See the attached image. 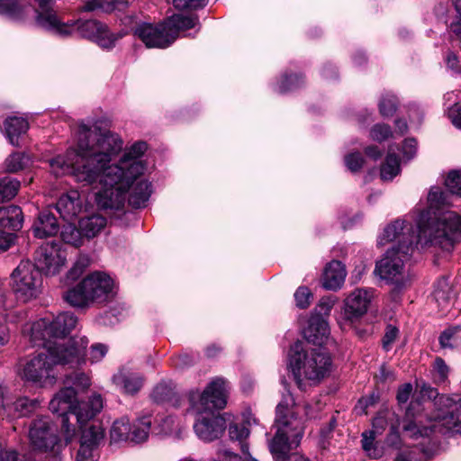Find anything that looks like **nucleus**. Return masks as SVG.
Instances as JSON below:
<instances>
[{
  "label": "nucleus",
  "instance_id": "nucleus-33",
  "mask_svg": "<svg viewBox=\"0 0 461 461\" xmlns=\"http://www.w3.org/2000/svg\"><path fill=\"white\" fill-rule=\"evenodd\" d=\"M400 158L395 154L389 152L381 167L382 179L392 180L400 173Z\"/></svg>",
  "mask_w": 461,
  "mask_h": 461
},
{
  "label": "nucleus",
  "instance_id": "nucleus-4",
  "mask_svg": "<svg viewBox=\"0 0 461 461\" xmlns=\"http://www.w3.org/2000/svg\"><path fill=\"white\" fill-rule=\"evenodd\" d=\"M420 393L422 397L433 399V402H428V408L435 409L429 418L431 424L424 425L427 415L423 414L419 402H411L403 420V431L413 438L429 436L435 430L442 434L461 435V394L438 395L435 388L426 384L421 387Z\"/></svg>",
  "mask_w": 461,
  "mask_h": 461
},
{
  "label": "nucleus",
  "instance_id": "nucleus-49",
  "mask_svg": "<svg viewBox=\"0 0 461 461\" xmlns=\"http://www.w3.org/2000/svg\"><path fill=\"white\" fill-rule=\"evenodd\" d=\"M303 82L302 77L297 75L291 76V78H288L286 76L282 80L279 86L280 93H285L288 91H292L300 86V85Z\"/></svg>",
  "mask_w": 461,
  "mask_h": 461
},
{
  "label": "nucleus",
  "instance_id": "nucleus-37",
  "mask_svg": "<svg viewBox=\"0 0 461 461\" xmlns=\"http://www.w3.org/2000/svg\"><path fill=\"white\" fill-rule=\"evenodd\" d=\"M28 160V158L23 153L14 152L5 159V170L11 173L22 170L27 165Z\"/></svg>",
  "mask_w": 461,
  "mask_h": 461
},
{
  "label": "nucleus",
  "instance_id": "nucleus-26",
  "mask_svg": "<svg viewBox=\"0 0 461 461\" xmlns=\"http://www.w3.org/2000/svg\"><path fill=\"white\" fill-rule=\"evenodd\" d=\"M165 23L166 29H167L170 37H172V42H174L180 32L195 27L199 21L196 15L173 14Z\"/></svg>",
  "mask_w": 461,
  "mask_h": 461
},
{
  "label": "nucleus",
  "instance_id": "nucleus-5",
  "mask_svg": "<svg viewBox=\"0 0 461 461\" xmlns=\"http://www.w3.org/2000/svg\"><path fill=\"white\" fill-rule=\"evenodd\" d=\"M68 386L61 389L50 402V410L60 416L61 428L68 441L75 436V427L69 423V414L77 417L80 428L94 419L104 408V400L98 393L91 395L86 402H77V390H86L91 383L84 373H73L66 377Z\"/></svg>",
  "mask_w": 461,
  "mask_h": 461
},
{
  "label": "nucleus",
  "instance_id": "nucleus-53",
  "mask_svg": "<svg viewBox=\"0 0 461 461\" xmlns=\"http://www.w3.org/2000/svg\"><path fill=\"white\" fill-rule=\"evenodd\" d=\"M335 299L331 297H323L319 302L316 311L317 313L321 316H327L330 314L331 309L333 308L335 304Z\"/></svg>",
  "mask_w": 461,
  "mask_h": 461
},
{
  "label": "nucleus",
  "instance_id": "nucleus-46",
  "mask_svg": "<svg viewBox=\"0 0 461 461\" xmlns=\"http://www.w3.org/2000/svg\"><path fill=\"white\" fill-rule=\"evenodd\" d=\"M391 128L386 124H375L370 131V137L375 141H384L392 136Z\"/></svg>",
  "mask_w": 461,
  "mask_h": 461
},
{
  "label": "nucleus",
  "instance_id": "nucleus-48",
  "mask_svg": "<svg viewBox=\"0 0 461 461\" xmlns=\"http://www.w3.org/2000/svg\"><path fill=\"white\" fill-rule=\"evenodd\" d=\"M172 394L171 388L166 384H158L153 390L152 398L158 402H163L170 400Z\"/></svg>",
  "mask_w": 461,
  "mask_h": 461
},
{
  "label": "nucleus",
  "instance_id": "nucleus-50",
  "mask_svg": "<svg viewBox=\"0 0 461 461\" xmlns=\"http://www.w3.org/2000/svg\"><path fill=\"white\" fill-rule=\"evenodd\" d=\"M108 347L102 343L91 346L89 360L91 363L100 362L107 354Z\"/></svg>",
  "mask_w": 461,
  "mask_h": 461
},
{
  "label": "nucleus",
  "instance_id": "nucleus-12",
  "mask_svg": "<svg viewBox=\"0 0 461 461\" xmlns=\"http://www.w3.org/2000/svg\"><path fill=\"white\" fill-rule=\"evenodd\" d=\"M227 398V383L220 377L212 380L203 393L191 391L188 394L191 408L199 413L225 408Z\"/></svg>",
  "mask_w": 461,
  "mask_h": 461
},
{
  "label": "nucleus",
  "instance_id": "nucleus-52",
  "mask_svg": "<svg viewBox=\"0 0 461 461\" xmlns=\"http://www.w3.org/2000/svg\"><path fill=\"white\" fill-rule=\"evenodd\" d=\"M399 330L397 328L389 325L386 328L385 333L383 337V348L385 351H389L392 348V345L394 343L398 337Z\"/></svg>",
  "mask_w": 461,
  "mask_h": 461
},
{
  "label": "nucleus",
  "instance_id": "nucleus-62",
  "mask_svg": "<svg viewBox=\"0 0 461 461\" xmlns=\"http://www.w3.org/2000/svg\"><path fill=\"white\" fill-rule=\"evenodd\" d=\"M403 154L407 158H411L416 152V140L414 139H406L402 146Z\"/></svg>",
  "mask_w": 461,
  "mask_h": 461
},
{
  "label": "nucleus",
  "instance_id": "nucleus-30",
  "mask_svg": "<svg viewBox=\"0 0 461 461\" xmlns=\"http://www.w3.org/2000/svg\"><path fill=\"white\" fill-rule=\"evenodd\" d=\"M106 225V219L94 214L79 221V228L83 235L88 239L96 236Z\"/></svg>",
  "mask_w": 461,
  "mask_h": 461
},
{
  "label": "nucleus",
  "instance_id": "nucleus-15",
  "mask_svg": "<svg viewBox=\"0 0 461 461\" xmlns=\"http://www.w3.org/2000/svg\"><path fill=\"white\" fill-rule=\"evenodd\" d=\"M28 437L31 446L41 452H56L59 438L57 429L47 416H38L29 426Z\"/></svg>",
  "mask_w": 461,
  "mask_h": 461
},
{
  "label": "nucleus",
  "instance_id": "nucleus-58",
  "mask_svg": "<svg viewBox=\"0 0 461 461\" xmlns=\"http://www.w3.org/2000/svg\"><path fill=\"white\" fill-rule=\"evenodd\" d=\"M175 426L176 419L172 416H167L160 421L161 432L164 434H172Z\"/></svg>",
  "mask_w": 461,
  "mask_h": 461
},
{
  "label": "nucleus",
  "instance_id": "nucleus-21",
  "mask_svg": "<svg viewBox=\"0 0 461 461\" xmlns=\"http://www.w3.org/2000/svg\"><path fill=\"white\" fill-rule=\"evenodd\" d=\"M194 429L200 439L210 442L221 436L225 429V421L220 416L211 414L198 419Z\"/></svg>",
  "mask_w": 461,
  "mask_h": 461
},
{
  "label": "nucleus",
  "instance_id": "nucleus-17",
  "mask_svg": "<svg viewBox=\"0 0 461 461\" xmlns=\"http://www.w3.org/2000/svg\"><path fill=\"white\" fill-rule=\"evenodd\" d=\"M66 262V253L60 245L48 242L41 245L35 252V267L46 276H55L59 273Z\"/></svg>",
  "mask_w": 461,
  "mask_h": 461
},
{
  "label": "nucleus",
  "instance_id": "nucleus-31",
  "mask_svg": "<svg viewBox=\"0 0 461 461\" xmlns=\"http://www.w3.org/2000/svg\"><path fill=\"white\" fill-rule=\"evenodd\" d=\"M131 426L127 417L115 420L111 428L110 436L113 442L126 441L130 439Z\"/></svg>",
  "mask_w": 461,
  "mask_h": 461
},
{
  "label": "nucleus",
  "instance_id": "nucleus-60",
  "mask_svg": "<svg viewBox=\"0 0 461 461\" xmlns=\"http://www.w3.org/2000/svg\"><path fill=\"white\" fill-rule=\"evenodd\" d=\"M386 443H387V445H389L393 447H395V448L400 447V446H401L400 434L394 427L391 428V431L386 438Z\"/></svg>",
  "mask_w": 461,
  "mask_h": 461
},
{
  "label": "nucleus",
  "instance_id": "nucleus-27",
  "mask_svg": "<svg viewBox=\"0 0 461 461\" xmlns=\"http://www.w3.org/2000/svg\"><path fill=\"white\" fill-rule=\"evenodd\" d=\"M23 216L22 209L16 205L0 207V229L18 230L22 228Z\"/></svg>",
  "mask_w": 461,
  "mask_h": 461
},
{
  "label": "nucleus",
  "instance_id": "nucleus-6",
  "mask_svg": "<svg viewBox=\"0 0 461 461\" xmlns=\"http://www.w3.org/2000/svg\"><path fill=\"white\" fill-rule=\"evenodd\" d=\"M389 242L395 244L376 263L375 273L388 282L404 285L406 281L405 264L410 259L414 244L420 241L411 223L397 220L384 230L377 240L380 246Z\"/></svg>",
  "mask_w": 461,
  "mask_h": 461
},
{
  "label": "nucleus",
  "instance_id": "nucleus-61",
  "mask_svg": "<svg viewBox=\"0 0 461 461\" xmlns=\"http://www.w3.org/2000/svg\"><path fill=\"white\" fill-rule=\"evenodd\" d=\"M387 426V420L384 416H377L373 420V429L374 434H382Z\"/></svg>",
  "mask_w": 461,
  "mask_h": 461
},
{
  "label": "nucleus",
  "instance_id": "nucleus-35",
  "mask_svg": "<svg viewBox=\"0 0 461 461\" xmlns=\"http://www.w3.org/2000/svg\"><path fill=\"white\" fill-rule=\"evenodd\" d=\"M20 182L14 178L5 176L0 178V203L14 198L19 190Z\"/></svg>",
  "mask_w": 461,
  "mask_h": 461
},
{
  "label": "nucleus",
  "instance_id": "nucleus-7",
  "mask_svg": "<svg viewBox=\"0 0 461 461\" xmlns=\"http://www.w3.org/2000/svg\"><path fill=\"white\" fill-rule=\"evenodd\" d=\"M332 359L321 348L306 349L296 341L290 348L289 368L299 389H305V382L317 384L332 371Z\"/></svg>",
  "mask_w": 461,
  "mask_h": 461
},
{
  "label": "nucleus",
  "instance_id": "nucleus-23",
  "mask_svg": "<svg viewBox=\"0 0 461 461\" xmlns=\"http://www.w3.org/2000/svg\"><path fill=\"white\" fill-rule=\"evenodd\" d=\"M56 209L60 217L65 221H71L74 220L82 209V203L78 192L72 190L62 194L56 203Z\"/></svg>",
  "mask_w": 461,
  "mask_h": 461
},
{
  "label": "nucleus",
  "instance_id": "nucleus-38",
  "mask_svg": "<svg viewBox=\"0 0 461 461\" xmlns=\"http://www.w3.org/2000/svg\"><path fill=\"white\" fill-rule=\"evenodd\" d=\"M229 436L231 440L240 441L241 444V449L243 453H247L248 446L243 444L242 441L248 438L249 431V429L242 424H230L229 426Z\"/></svg>",
  "mask_w": 461,
  "mask_h": 461
},
{
  "label": "nucleus",
  "instance_id": "nucleus-47",
  "mask_svg": "<svg viewBox=\"0 0 461 461\" xmlns=\"http://www.w3.org/2000/svg\"><path fill=\"white\" fill-rule=\"evenodd\" d=\"M174 6L179 10L203 8L207 0H172Z\"/></svg>",
  "mask_w": 461,
  "mask_h": 461
},
{
  "label": "nucleus",
  "instance_id": "nucleus-22",
  "mask_svg": "<svg viewBox=\"0 0 461 461\" xmlns=\"http://www.w3.org/2000/svg\"><path fill=\"white\" fill-rule=\"evenodd\" d=\"M104 431L100 425H91L82 431L81 446L77 461H84L90 456L91 450L104 440Z\"/></svg>",
  "mask_w": 461,
  "mask_h": 461
},
{
  "label": "nucleus",
  "instance_id": "nucleus-40",
  "mask_svg": "<svg viewBox=\"0 0 461 461\" xmlns=\"http://www.w3.org/2000/svg\"><path fill=\"white\" fill-rule=\"evenodd\" d=\"M397 106V101L393 95L386 94L384 95L379 103V110L383 116H392Z\"/></svg>",
  "mask_w": 461,
  "mask_h": 461
},
{
  "label": "nucleus",
  "instance_id": "nucleus-63",
  "mask_svg": "<svg viewBox=\"0 0 461 461\" xmlns=\"http://www.w3.org/2000/svg\"><path fill=\"white\" fill-rule=\"evenodd\" d=\"M0 461H20V458L16 451L4 449L0 444Z\"/></svg>",
  "mask_w": 461,
  "mask_h": 461
},
{
  "label": "nucleus",
  "instance_id": "nucleus-59",
  "mask_svg": "<svg viewBox=\"0 0 461 461\" xmlns=\"http://www.w3.org/2000/svg\"><path fill=\"white\" fill-rule=\"evenodd\" d=\"M445 61L447 68L454 70L455 72H459V60L455 52L448 50L446 54Z\"/></svg>",
  "mask_w": 461,
  "mask_h": 461
},
{
  "label": "nucleus",
  "instance_id": "nucleus-19",
  "mask_svg": "<svg viewBox=\"0 0 461 461\" xmlns=\"http://www.w3.org/2000/svg\"><path fill=\"white\" fill-rule=\"evenodd\" d=\"M41 407L39 399H30L23 396L14 398L11 395L0 396V409L2 414L9 419L27 416Z\"/></svg>",
  "mask_w": 461,
  "mask_h": 461
},
{
  "label": "nucleus",
  "instance_id": "nucleus-20",
  "mask_svg": "<svg viewBox=\"0 0 461 461\" xmlns=\"http://www.w3.org/2000/svg\"><path fill=\"white\" fill-rule=\"evenodd\" d=\"M113 384L124 394L135 395L144 384V377L139 372L122 367L113 376Z\"/></svg>",
  "mask_w": 461,
  "mask_h": 461
},
{
  "label": "nucleus",
  "instance_id": "nucleus-14",
  "mask_svg": "<svg viewBox=\"0 0 461 461\" xmlns=\"http://www.w3.org/2000/svg\"><path fill=\"white\" fill-rule=\"evenodd\" d=\"M374 297V291L368 288H357L344 300L339 324L341 328L351 327L368 311Z\"/></svg>",
  "mask_w": 461,
  "mask_h": 461
},
{
  "label": "nucleus",
  "instance_id": "nucleus-36",
  "mask_svg": "<svg viewBox=\"0 0 461 461\" xmlns=\"http://www.w3.org/2000/svg\"><path fill=\"white\" fill-rule=\"evenodd\" d=\"M82 236L84 235L80 228L77 229L75 225L70 223L65 225L61 230L63 241L75 247H79L82 244Z\"/></svg>",
  "mask_w": 461,
  "mask_h": 461
},
{
  "label": "nucleus",
  "instance_id": "nucleus-34",
  "mask_svg": "<svg viewBox=\"0 0 461 461\" xmlns=\"http://www.w3.org/2000/svg\"><path fill=\"white\" fill-rule=\"evenodd\" d=\"M150 427V417L146 416L140 418L138 420L137 424L134 425L133 429L131 430L130 440L134 441L136 443L145 441L149 437Z\"/></svg>",
  "mask_w": 461,
  "mask_h": 461
},
{
  "label": "nucleus",
  "instance_id": "nucleus-28",
  "mask_svg": "<svg viewBox=\"0 0 461 461\" xmlns=\"http://www.w3.org/2000/svg\"><path fill=\"white\" fill-rule=\"evenodd\" d=\"M4 128L6 137L13 146H19L18 139L29 129L28 122L18 116H10L4 122Z\"/></svg>",
  "mask_w": 461,
  "mask_h": 461
},
{
  "label": "nucleus",
  "instance_id": "nucleus-18",
  "mask_svg": "<svg viewBox=\"0 0 461 461\" xmlns=\"http://www.w3.org/2000/svg\"><path fill=\"white\" fill-rule=\"evenodd\" d=\"M134 34L147 48L165 49L173 43L165 22L157 26L146 23L139 24L134 30Z\"/></svg>",
  "mask_w": 461,
  "mask_h": 461
},
{
  "label": "nucleus",
  "instance_id": "nucleus-8",
  "mask_svg": "<svg viewBox=\"0 0 461 461\" xmlns=\"http://www.w3.org/2000/svg\"><path fill=\"white\" fill-rule=\"evenodd\" d=\"M294 404L293 397L288 394L276 406L275 426L276 432L271 442L269 449L276 461H287L290 459L289 452L292 445L298 446L303 435V427L301 420L295 417L290 407Z\"/></svg>",
  "mask_w": 461,
  "mask_h": 461
},
{
  "label": "nucleus",
  "instance_id": "nucleus-11",
  "mask_svg": "<svg viewBox=\"0 0 461 461\" xmlns=\"http://www.w3.org/2000/svg\"><path fill=\"white\" fill-rule=\"evenodd\" d=\"M10 277L12 291L19 302L28 303L37 298L41 292V274L31 261H21Z\"/></svg>",
  "mask_w": 461,
  "mask_h": 461
},
{
  "label": "nucleus",
  "instance_id": "nucleus-54",
  "mask_svg": "<svg viewBox=\"0 0 461 461\" xmlns=\"http://www.w3.org/2000/svg\"><path fill=\"white\" fill-rule=\"evenodd\" d=\"M448 117L456 127L461 128V104L456 103L449 108Z\"/></svg>",
  "mask_w": 461,
  "mask_h": 461
},
{
  "label": "nucleus",
  "instance_id": "nucleus-39",
  "mask_svg": "<svg viewBox=\"0 0 461 461\" xmlns=\"http://www.w3.org/2000/svg\"><path fill=\"white\" fill-rule=\"evenodd\" d=\"M461 331L459 327L450 328L444 330L439 336V344L442 348H453L458 340Z\"/></svg>",
  "mask_w": 461,
  "mask_h": 461
},
{
  "label": "nucleus",
  "instance_id": "nucleus-16",
  "mask_svg": "<svg viewBox=\"0 0 461 461\" xmlns=\"http://www.w3.org/2000/svg\"><path fill=\"white\" fill-rule=\"evenodd\" d=\"M83 126H89L85 122H81L78 126V140H77V149H69L67 151L66 156H57L56 158L50 160V167L51 173L56 176H60L68 173H71L75 179L83 183L84 185H96V187L99 189L98 181L87 182L78 180L76 176V169L77 166L83 163V150L80 149V140L83 138Z\"/></svg>",
  "mask_w": 461,
  "mask_h": 461
},
{
  "label": "nucleus",
  "instance_id": "nucleus-41",
  "mask_svg": "<svg viewBox=\"0 0 461 461\" xmlns=\"http://www.w3.org/2000/svg\"><path fill=\"white\" fill-rule=\"evenodd\" d=\"M445 185L450 193L461 196V170H452L448 173Z\"/></svg>",
  "mask_w": 461,
  "mask_h": 461
},
{
  "label": "nucleus",
  "instance_id": "nucleus-32",
  "mask_svg": "<svg viewBox=\"0 0 461 461\" xmlns=\"http://www.w3.org/2000/svg\"><path fill=\"white\" fill-rule=\"evenodd\" d=\"M84 7L86 11L102 8L105 11L123 10L128 5L129 0H85Z\"/></svg>",
  "mask_w": 461,
  "mask_h": 461
},
{
  "label": "nucleus",
  "instance_id": "nucleus-56",
  "mask_svg": "<svg viewBox=\"0 0 461 461\" xmlns=\"http://www.w3.org/2000/svg\"><path fill=\"white\" fill-rule=\"evenodd\" d=\"M362 447L363 449L371 455V450L373 449V443L375 438V434L374 431H366L362 434Z\"/></svg>",
  "mask_w": 461,
  "mask_h": 461
},
{
  "label": "nucleus",
  "instance_id": "nucleus-45",
  "mask_svg": "<svg viewBox=\"0 0 461 461\" xmlns=\"http://www.w3.org/2000/svg\"><path fill=\"white\" fill-rule=\"evenodd\" d=\"M89 265V258L86 256H81L77 258V260L75 262L73 267L69 269L68 272V278L70 280H76L78 278L86 267H87Z\"/></svg>",
  "mask_w": 461,
  "mask_h": 461
},
{
  "label": "nucleus",
  "instance_id": "nucleus-2",
  "mask_svg": "<svg viewBox=\"0 0 461 461\" xmlns=\"http://www.w3.org/2000/svg\"><path fill=\"white\" fill-rule=\"evenodd\" d=\"M37 8L22 6L17 0H0V14L14 20H23L30 14H35L36 24L43 30L59 36L67 37L78 32L82 37L95 41L104 49H112L125 32H112L108 27L95 20H69L65 22L52 9L54 0H34Z\"/></svg>",
  "mask_w": 461,
  "mask_h": 461
},
{
  "label": "nucleus",
  "instance_id": "nucleus-25",
  "mask_svg": "<svg viewBox=\"0 0 461 461\" xmlns=\"http://www.w3.org/2000/svg\"><path fill=\"white\" fill-rule=\"evenodd\" d=\"M345 266L338 260L327 265L323 274V286L329 290H337L341 287L346 278Z\"/></svg>",
  "mask_w": 461,
  "mask_h": 461
},
{
  "label": "nucleus",
  "instance_id": "nucleus-3",
  "mask_svg": "<svg viewBox=\"0 0 461 461\" xmlns=\"http://www.w3.org/2000/svg\"><path fill=\"white\" fill-rule=\"evenodd\" d=\"M88 339L86 337H74L45 345L44 351L21 362L18 375L25 384L36 388L51 387L57 382V366L84 363Z\"/></svg>",
  "mask_w": 461,
  "mask_h": 461
},
{
  "label": "nucleus",
  "instance_id": "nucleus-51",
  "mask_svg": "<svg viewBox=\"0 0 461 461\" xmlns=\"http://www.w3.org/2000/svg\"><path fill=\"white\" fill-rule=\"evenodd\" d=\"M345 163L351 172H357L362 167L364 158L358 152L351 153L345 158Z\"/></svg>",
  "mask_w": 461,
  "mask_h": 461
},
{
  "label": "nucleus",
  "instance_id": "nucleus-44",
  "mask_svg": "<svg viewBox=\"0 0 461 461\" xmlns=\"http://www.w3.org/2000/svg\"><path fill=\"white\" fill-rule=\"evenodd\" d=\"M312 293L306 286H300L294 293L296 306L301 309L307 308L311 303Z\"/></svg>",
  "mask_w": 461,
  "mask_h": 461
},
{
  "label": "nucleus",
  "instance_id": "nucleus-1",
  "mask_svg": "<svg viewBox=\"0 0 461 461\" xmlns=\"http://www.w3.org/2000/svg\"><path fill=\"white\" fill-rule=\"evenodd\" d=\"M82 132L80 149L84 154L83 163L77 166L76 176L81 181H98L97 205L102 209L121 210L129 194L131 206L146 207L152 193L151 183L140 178L146 170L141 157L147 150V143L135 142L118 162L112 164L122 150V138L102 128L97 122L83 126Z\"/></svg>",
  "mask_w": 461,
  "mask_h": 461
},
{
  "label": "nucleus",
  "instance_id": "nucleus-24",
  "mask_svg": "<svg viewBox=\"0 0 461 461\" xmlns=\"http://www.w3.org/2000/svg\"><path fill=\"white\" fill-rule=\"evenodd\" d=\"M59 230V225L55 215L50 211H42L38 214L32 231L36 238L45 239L56 235Z\"/></svg>",
  "mask_w": 461,
  "mask_h": 461
},
{
  "label": "nucleus",
  "instance_id": "nucleus-10",
  "mask_svg": "<svg viewBox=\"0 0 461 461\" xmlns=\"http://www.w3.org/2000/svg\"><path fill=\"white\" fill-rule=\"evenodd\" d=\"M429 214H420L416 235L424 244L438 245L446 249L453 246L455 234L461 233V217L453 212L446 213L441 219L429 221L428 224L421 221Z\"/></svg>",
  "mask_w": 461,
  "mask_h": 461
},
{
  "label": "nucleus",
  "instance_id": "nucleus-43",
  "mask_svg": "<svg viewBox=\"0 0 461 461\" xmlns=\"http://www.w3.org/2000/svg\"><path fill=\"white\" fill-rule=\"evenodd\" d=\"M447 194L444 193L439 187H432L428 195V201L431 208H440L447 204Z\"/></svg>",
  "mask_w": 461,
  "mask_h": 461
},
{
  "label": "nucleus",
  "instance_id": "nucleus-57",
  "mask_svg": "<svg viewBox=\"0 0 461 461\" xmlns=\"http://www.w3.org/2000/svg\"><path fill=\"white\" fill-rule=\"evenodd\" d=\"M412 392V385L411 384H405L401 386L397 393V400L400 403H405Z\"/></svg>",
  "mask_w": 461,
  "mask_h": 461
},
{
  "label": "nucleus",
  "instance_id": "nucleus-55",
  "mask_svg": "<svg viewBox=\"0 0 461 461\" xmlns=\"http://www.w3.org/2000/svg\"><path fill=\"white\" fill-rule=\"evenodd\" d=\"M15 236L12 233L0 232V253L8 250L14 244Z\"/></svg>",
  "mask_w": 461,
  "mask_h": 461
},
{
  "label": "nucleus",
  "instance_id": "nucleus-13",
  "mask_svg": "<svg viewBox=\"0 0 461 461\" xmlns=\"http://www.w3.org/2000/svg\"><path fill=\"white\" fill-rule=\"evenodd\" d=\"M77 319L71 312H62L55 318L45 317L33 322L31 338L35 345L50 338H63L77 325Z\"/></svg>",
  "mask_w": 461,
  "mask_h": 461
},
{
  "label": "nucleus",
  "instance_id": "nucleus-29",
  "mask_svg": "<svg viewBox=\"0 0 461 461\" xmlns=\"http://www.w3.org/2000/svg\"><path fill=\"white\" fill-rule=\"evenodd\" d=\"M330 334L328 321L322 317H314L310 321L308 329L305 331L306 339L314 343L321 345Z\"/></svg>",
  "mask_w": 461,
  "mask_h": 461
},
{
  "label": "nucleus",
  "instance_id": "nucleus-42",
  "mask_svg": "<svg viewBox=\"0 0 461 461\" xmlns=\"http://www.w3.org/2000/svg\"><path fill=\"white\" fill-rule=\"evenodd\" d=\"M448 373L449 370L445 361L440 357H437L433 364V379L435 383L441 384L446 382Z\"/></svg>",
  "mask_w": 461,
  "mask_h": 461
},
{
  "label": "nucleus",
  "instance_id": "nucleus-64",
  "mask_svg": "<svg viewBox=\"0 0 461 461\" xmlns=\"http://www.w3.org/2000/svg\"><path fill=\"white\" fill-rule=\"evenodd\" d=\"M10 339V331L6 322L0 319V347L5 345Z\"/></svg>",
  "mask_w": 461,
  "mask_h": 461
},
{
  "label": "nucleus",
  "instance_id": "nucleus-9",
  "mask_svg": "<svg viewBox=\"0 0 461 461\" xmlns=\"http://www.w3.org/2000/svg\"><path fill=\"white\" fill-rule=\"evenodd\" d=\"M114 294L113 278L104 272L95 271L68 290L64 299L74 307H86L93 303L108 302Z\"/></svg>",
  "mask_w": 461,
  "mask_h": 461
}]
</instances>
